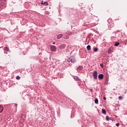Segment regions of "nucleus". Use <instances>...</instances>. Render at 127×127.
<instances>
[{"instance_id":"obj_1","label":"nucleus","mask_w":127,"mask_h":127,"mask_svg":"<svg viewBox=\"0 0 127 127\" xmlns=\"http://www.w3.org/2000/svg\"><path fill=\"white\" fill-rule=\"evenodd\" d=\"M67 62H68V63H70V62H72V63H75V62H76V59L75 57H70L69 59H68Z\"/></svg>"},{"instance_id":"obj_2","label":"nucleus","mask_w":127,"mask_h":127,"mask_svg":"<svg viewBox=\"0 0 127 127\" xmlns=\"http://www.w3.org/2000/svg\"><path fill=\"white\" fill-rule=\"evenodd\" d=\"M93 78L95 80H97L98 79V72L95 70L93 72Z\"/></svg>"},{"instance_id":"obj_3","label":"nucleus","mask_w":127,"mask_h":127,"mask_svg":"<svg viewBox=\"0 0 127 127\" xmlns=\"http://www.w3.org/2000/svg\"><path fill=\"white\" fill-rule=\"evenodd\" d=\"M66 44H63L60 45L59 48L61 50H63L64 49H65V48H66Z\"/></svg>"},{"instance_id":"obj_4","label":"nucleus","mask_w":127,"mask_h":127,"mask_svg":"<svg viewBox=\"0 0 127 127\" xmlns=\"http://www.w3.org/2000/svg\"><path fill=\"white\" fill-rule=\"evenodd\" d=\"M50 48L51 51L53 52H55V51H56V46L52 45L50 46Z\"/></svg>"},{"instance_id":"obj_5","label":"nucleus","mask_w":127,"mask_h":127,"mask_svg":"<svg viewBox=\"0 0 127 127\" xmlns=\"http://www.w3.org/2000/svg\"><path fill=\"white\" fill-rule=\"evenodd\" d=\"M83 66L79 65L77 68V71H82L83 70Z\"/></svg>"},{"instance_id":"obj_6","label":"nucleus","mask_w":127,"mask_h":127,"mask_svg":"<svg viewBox=\"0 0 127 127\" xmlns=\"http://www.w3.org/2000/svg\"><path fill=\"white\" fill-rule=\"evenodd\" d=\"M73 79L75 81H81V79L80 78H79V77H78L77 76H73Z\"/></svg>"},{"instance_id":"obj_7","label":"nucleus","mask_w":127,"mask_h":127,"mask_svg":"<svg viewBox=\"0 0 127 127\" xmlns=\"http://www.w3.org/2000/svg\"><path fill=\"white\" fill-rule=\"evenodd\" d=\"M41 4H43V5H48V2L47 1H42L41 2Z\"/></svg>"},{"instance_id":"obj_8","label":"nucleus","mask_w":127,"mask_h":127,"mask_svg":"<svg viewBox=\"0 0 127 127\" xmlns=\"http://www.w3.org/2000/svg\"><path fill=\"white\" fill-rule=\"evenodd\" d=\"M98 78L99 79H100V80H102V79H104V74H100L98 75Z\"/></svg>"},{"instance_id":"obj_9","label":"nucleus","mask_w":127,"mask_h":127,"mask_svg":"<svg viewBox=\"0 0 127 127\" xmlns=\"http://www.w3.org/2000/svg\"><path fill=\"white\" fill-rule=\"evenodd\" d=\"M63 34H61L57 36V39H61V38L63 37Z\"/></svg>"},{"instance_id":"obj_10","label":"nucleus","mask_w":127,"mask_h":127,"mask_svg":"<svg viewBox=\"0 0 127 127\" xmlns=\"http://www.w3.org/2000/svg\"><path fill=\"white\" fill-rule=\"evenodd\" d=\"M2 111H3V107L0 105V113H2Z\"/></svg>"},{"instance_id":"obj_11","label":"nucleus","mask_w":127,"mask_h":127,"mask_svg":"<svg viewBox=\"0 0 127 127\" xmlns=\"http://www.w3.org/2000/svg\"><path fill=\"white\" fill-rule=\"evenodd\" d=\"M94 103L95 104H99V100H98V99H95L94 100Z\"/></svg>"},{"instance_id":"obj_12","label":"nucleus","mask_w":127,"mask_h":127,"mask_svg":"<svg viewBox=\"0 0 127 127\" xmlns=\"http://www.w3.org/2000/svg\"><path fill=\"white\" fill-rule=\"evenodd\" d=\"M102 114H104V115H106V113L107 112L106 111V110L102 109Z\"/></svg>"},{"instance_id":"obj_13","label":"nucleus","mask_w":127,"mask_h":127,"mask_svg":"<svg viewBox=\"0 0 127 127\" xmlns=\"http://www.w3.org/2000/svg\"><path fill=\"white\" fill-rule=\"evenodd\" d=\"M4 50H5V51H9V48H8V47H5L4 48Z\"/></svg>"},{"instance_id":"obj_14","label":"nucleus","mask_w":127,"mask_h":127,"mask_svg":"<svg viewBox=\"0 0 127 127\" xmlns=\"http://www.w3.org/2000/svg\"><path fill=\"white\" fill-rule=\"evenodd\" d=\"M87 51H89V50H91V46L88 45L87 46Z\"/></svg>"},{"instance_id":"obj_15","label":"nucleus","mask_w":127,"mask_h":127,"mask_svg":"<svg viewBox=\"0 0 127 127\" xmlns=\"http://www.w3.org/2000/svg\"><path fill=\"white\" fill-rule=\"evenodd\" d=\"M106 121H110V120H112V119L111 118H110V117L106 116Z\"/></svg>"},{"instance_id":"obj_16","label":"nucleus","mask_w":127,"mask_h":127,"mask_svg":"<svg viewBox=\"0 0 127 127\" xmlns=\"http://www.w3.org/2000/svg\"><path fill=\"white\" fill-rule=\"evenodd\" d=\"M112 19H111V18L108 19V23H109V24L110 23H112Z\"/></svg>"},{"instance_id":"obj_17","label":"nucleus","mask_w":127,"mask_h":127,"mask_svg":"<svg viewBox=\"0 0 127 127\" xmlns=\"http://www.w3.org/2000/svg\"><path fill=\"white\" fill-rule=\"evenodd\" d=\"M119 45H120V43H119V42L115 43V44L114 45L115 46H119Z\"/></svg>"},{"instance_id":"obj_18","label":"nucleus","mask_w":127,"mask_h":127,"mask_svg":"<svg viewBox=\"0 0 127 127\" xmlns=\"http://www.w3.org/2000/svg\"><path fill=\"white\" fill-rule=\"evenodd\" d=\"M16 79L17 80H20V76H19V75L17 76Z\"/></svg>"},{"instance_id":"obj_19","label":"nucleus","mask_w":127,"mask_h":127,"mask_svg":"<svg viewBox=\"0 0 127 127\" xmlns=\"http://www.w3.org/2000/svg\"><path fill=\"white\" fill-rule=\"evenodd\" d=\"M97 51H98V48H95L94 49V52H97Z\"/></svg>"},{"instance_id":"obj_20","label":"nucleus","mask_w":127,"mask_h":127,"mask_svg":"<svg viewBox=\"0 0 127 127\" xmlns=\"http://www.w3.org/2000/svg\"><path fill=\"white\" fill-rule=\"evenodd\" d=\"M64 39H69V37L68 36H66L65 37H64Z\"/></svg>"},{"instance_id":"obj_21","label":"nucleus","mask_w":127,"mask_h":127,"mask_svg":"<svg viewBox=\"0 0 127 127\" xmlns=\"http://www.w3.org/2000/svg\"><path fill=\"white\" fill-rule=\"evenodd\" d=\"M100 66L101 67V68H104V64H100Z\"/></svg>"},{"instance_id":"obj_22","label":"nucleus","mask_w":127,"mask_h":127,"mask_svg":"<svg viewBox=\"0 0 127 127\" xmlns=\"http://www.w3.org/2000/svg\"><path fill=\"white\" fill-rule=\"evenodd\" d=\"M118 99L119 100H123V96H119Z\"/></svg>"},{"instance_id":"obj_23","label":"nucleus","mask_w":127,"mask_h":127,"mask_svg":"<svg viewBox=\"0 0 127 127\" xmlns=\"http://www.w3.org/2000/svg\"><path fill=\"white\" fill-rule=\"evenodd\" d=\"M119 126H120V123H117V124H116V127H119Z\"/></svg>"},{"instance_id":"obj_24","label":"nucleus","mask_w":127,"mask_h":127,"mask_svg":"<svg viewBox=\"0 0 127 127\" xmlns=\"http://www.w3.org/2000/svg\"><path fill=\"white\" fill-rule=\"evenodd\" d=\"M103 99L104 100V101H106L107 100V98H106V97H103Z\"/></svg>"},{"instance_id":"obj_25","label":"nucleus","mask_w":127,"mask_h":127,"mask_svg":"<svg viewBox=\"0 0 127 127\" xmlns=\"http://www.w3.org/2000/svg\"><path fill=\"white\" fill-rule=\"evenodd\" d=\"M14 107H15V108H17V105H16V104L15 105H14Z\"/></svg>"},{"instance_id":"obj_26","label":"nucleus","mask_w":127,"mask_h":127,"mask_svg":"<svg viewBox=\"0 0 127 127\" xmlns=\"http://www.w3.org/2000/svg\"><path fill=\"white\" fill-rule=\"evenodd\" d=\"M90 92H93V89H90Z\"/></svg>"},{"instance_id":"obj_27","label":"nucleus","mask_w":127,"mask_h":127,"mask_svg":"<svg viewBox=\"0 0 127 127\" xmlns=\"http://www.w3.org/2000/svg\"><path fill=\"white\" fill-rule=\"evenodd\" d=\"M4 53L5 54H7V52H4Z\"/></svg>"},{"instance_id":"obj_28","label":"nucleus","mask_w":127,"mask_h":127,"mask_svg":"<svg viewBox=\"0 0 127 127\" xmlns=\"http://www.w3.org/2000/svg\"><path fill=\"white\" fill-rule=\"evenodd\" d=\"M55 43H56L55 42H53V45H55Z\"/></svg>"},{"instance_id":"obj_29","label":"nucleus","mask_w":127,"mask_h":127,"mask_svg":"<svg viewBox=\"0 0 127 127\" xmlns=\"http://www.w3.org/2000/svg\"><path fill=\"white\" fill-rule=\"evenodd\" d=\"M109 52H111V50H109Z\"/></svg>"},{"instance_id":"obj_30","label":"nucleus","mask_w":127,"mask_h":127,"mask_svg":"<svg viewBox=\"0 0 127 127\" xmlns=\"http://www.w3.org/2000/svg\"><path fill=\"white\" fill-rule=\"evenodd\" d=\"M4 0V1H6V0Z\"/></svg>"},{"instance_id":"obj_31","label":"nucleus","mask_w":127,"mask_h":127,"mask_svg":"<svg viewBox=\"0 0 127 127\" xmlns=\"http://www.w3.org/2000/svg\"><path fill=\"white\" fill-rule=\"evenodd\" d=\"M127 93V91L125 92V94Z\"/></svg>"}]
</instances>
